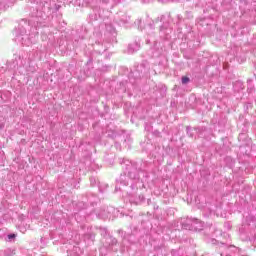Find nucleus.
Segmentation results:
<instances>
[{
  "instance_id": "obj_9",
  "label": "nucleus",
  "mask_w": 256,
  "mask_h": 256,
  "mask_svg": "<svg viewBox=\"0 0 256 256\" xmlns=\"http://www.w3.org/2000/svg\"><path fill=\"white\" fill-rule=\"evenodd\" d=\"M30 3H33V0H29Z\"/></svg>"
},
{
  "instance_id": "obj_8",
  "label": "nucleus",
  "mask_w": 256,
  "mask_h": 256,
  "mask_svg": "<svg viewBox=\"0 0 256 256\" xmlns=\"http://www.w3.org/2000/svg\"><path fill=\"white\" fill-rule=\"evenodd\" d=\"M145 3H149L150 0H144ZM158 1H165V0H158Z\"/></svg>"
},
{
  "instance_id": "obj_6",
  "label": "nucleus",
  "mask_w": 256,
  "mask_h": 256,
  "mask_svg": "<svg viewBox=\"0 0 256 256\" xmlns=\"http://www.w3.org/2000/svg\"><path fill=\"white\" fill-rule=\"evenodd\" d=\"M15 237H17V235H15V234H9V235H8V241H13V239H15Z\"/></svg>"
},
{
  "instance_id": "obj_1",
  "label": "nucleus",
  "mask_w": 256,
  "mask_h": 256,
  "mask_svg": "<svg viewBox=\"0 0 256 256\" xmlns=\"http://www.w3.org/2000/svg\"><path fill=\"white\" fill-rule=\"evenodd\" d=\"M14 35L15 43L23 47H31L33 45V20L22 19Z\"/></svg>"
},
{
  "instance_id": "obj_3",
  "label": "nucleus",
  "mask_w": 256,
  "mask_h": 256,
  "mask_svg": "<svg viewBox=\"0 0 256 256\" xmlns=\"http://www.w3.org/2000/svg\"><path fill=\"white\" fill-rule=\"evenodd\" d=\"M137 49H139V46L137 44H130L128 47V51L130 53H135V51H137Z\"/></svg>"
},
{
  "instance_id": "obj_5",
  "label": "nucleus",
  "mask_w": 256,
  "mask_h": 256,
  "mask_svg": "<svg viewBox=\"0 0 256 256\" xmlns=\"http://www.w3.org/2000/svg\"><path fill=\"white\" fill-rule=\"evenodd\" d=\"M191 81V79L187 76H183L182 77V85H187V83H189Z\"/></svg>"
},
{
  "instance_id": "obj_7",
  "label": "nucleus",
  "mask_w": 256,
  "mask_h": 256,
  "mask_svg": "<svg viewBox=\"0 0 256 256\" xmlns=\"http://www.w3.org/2000/svg\"><path fill=\"white\" fill-rule=\"evenodd\" d=\"M3 7L5 9V6H3V2L0 1V11L3 9Z\"/></svg>"
},
{
  "instance_id": "obj_2",
  "label": "nucleus",
  "mask_w": 256,
  "mask_h": 256,
  "mask_svg": "<svg viewBox=\"0 0 256 256\" xmlns=\"http://www.w3.org/2000/svg\"><path fill=\"white\" fill-rule=\"evenodd\" d=\"M182 229L186 231H203L204 223L197 218L186 217L181 223Z\"/></svg>"
},
{
  "instance_id": "obj_4",
  "label": "nucleus",
  "mask_w": 256,
  "mask_h": 256,
  "mask_svg": "<svg viewBox=\"0 0 256 256\" xmlns=\"http://www.w3.org/2000/svg\"><path fill=\"white\" fill-rule=\"evenodd\" d=\"M5 3L7 5V7H13V5H15V3H17V0H5Z\"/></svg>"
}]
</instances>
